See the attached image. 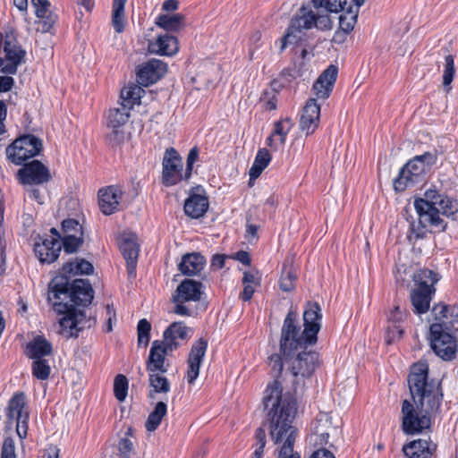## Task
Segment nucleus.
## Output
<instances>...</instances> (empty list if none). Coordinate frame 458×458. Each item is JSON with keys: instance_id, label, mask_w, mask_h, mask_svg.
<instances>
[{"instance_id": "nucleus-18", "label": "nucleus", "mask_w": 458, "mask_h": 458, "mask_svg": "<svg viewBox=\"0 0 458 458\" xmlns=\"http://www.w3.org/2000/svg\"><path fill=\"white\" fill-rule=\"evenodd\" d=\"M320 106L315 98H310L302 109L300 119V129L307 136L311 135L318 127Z\"/></svg>"}, {"instance_id": "nucleus-52", "label": "nucleus", "mask_w": 458, "mask_h": 458, "mask_svg": "<svg viewBox=\"0 0 458 458\" xmlns=\"http://www.w3.org/2000/svg\"><path fill=\"white\" fill-rule=\"evenodd\" d=\"M167 335H172L177 340H184L189 337L191 329L182 322H174L166 329Z\"/></svg>"}, {"instance_id": "nucleus-9", "label": "nucleus", "mask_w": 458, "mask_h": 458, "mask_svg": "<svg viewBox=\"0 0 458 458\" xmlns=\"http://www.w3.org/2000/svg\"><path fill=\"white\" fill-rule=\"evenodd\" d=\"M51 233L61 240L64 250L66 253L76 252L83 244V228L75 219H65L62 223V234L55 228L50 230Z\"/></svg>"}, {"instance_id": "nucleus-8", "label": "nucleus", "mask_w": 458, "mask_h": 458, "mask_svg": "<svg viewBox=\"0 0 458 458\" xmlns=\"http://www.w3.org/2000/svg\"><path fill=\"white\" fill-rule=\"evenodd\" d=\"M4 57H0V72L14 74L18 66L24 62L26 52L17 41L13 31H7L4 38Z\"/></svg>"}, {"instance_id": "nucleus-48", "label": "nucleus", "mask_w": 458, "mask_h": 458, "mask_svg": "<svg viewBox=\"0 0 458 458\" xmlns=\"http://www.w3.org/2000/svg\"><path fill=\"white\" fill-rule=\"evenodd\" d=\"M256 443L250 458H264V448L266 446V432L262 428H258L255 432Z\"/></svg>"}, {"instance_id": "nucleus-34", "label": "nucleus", "mask_w": 458, "mask_h": 458, "mask_svg": "<svg viewBox=\"0 0 458 458\" xmlns=\"http://www.w3.org/2000/svg\"><path fill=\"white\" fill-rule=\"evenodd\" d=\"M161 372H148L149 393L148 396L154 398V394H167L171 385L169 380Z\"/></svg>"}, {"instance_id": "nucleus-45", "label": "nucleus", "mask_w": 458, "mask_h": 458, "mask_svg": "<svg viewBox=\"0 0 458 458\" xmlns=\"http://www.w3.org/2000/svg\"><path fill=\"white\" fill-rule=\"evenodd\" d=\"M358 18V11L353 10L352 7H350L346 12L342 13L339 17V26L340 29L344 33H349L352 31L357 22Z\"/></svg>"}, {"instance_id": "nucleus-33", "label": "nucleus", "mask_w": 458, "mask_h": 458, "mask_svg": "<svg viewBox=\"0 0 458 458\" xmlns=\"http://www.w3.org/2000/svg\"><path fill=\"white\" fill-rule=\"evenodd\" d=\"M25 415H29L26 410V397L22 392H18L9 401L7 416L9 420H13Z\"/></svg>"}, {"instance_id": "nucleus-50", "label": "nucleus", "mask_w": 458, "mask_h": 458, "mask_svg": "<svg viewBox=\"0 0 458 458\" xmlns=\"http://www.w3.org/2000/svg\"><path fill=\"white\" fill-rule=\"evenodd\" d=\"M131 436V428H128L125 433V437H122L118 443V451L121 456L123 458H129L134 451V445L132 441L129 438Z\"/></svg>"}, {"instance_id": "nucleus-47", "label": "nucleus", "mask_w": 458, "mask_h": 458, "mask_svg": "<svg viewBox=\"0 0 458 458\" xmlns=\"http://www.w3.org/2000/svg\"><path fill=\"white\" fill-rule=\"evenodd\" d=\"M431 312L435 320L433 324L441 325L443 329L448 330V325H445V321L449 319L448 306L442 303L436 304Z\"/></svg>"}, {"instance_id": "nucleus-55", "label": "nucleus", "mask_w": 458, "mask_h": 458, "mask_svg": "<svg viewBox=\"0 0 458 458\" xmlns=\"http://www.w3.org/2000/svg\"><path fill=\"white\" fill-rule=\"evenodd\" d=\"M301 39V31L292 30V25H289L286 34L282 40L281 50H284L287 45L297 44Z\"/></svg>"}, {"instance_id": "nucleus-22", "label": "nucleus", "mask_w": 458, "mask_h": 458, "mask_svg": "<svg viewBox=\"0 0 458 458\" xmlns=\"http://www.w3.org/2000/svg\"><path fill=\"white\" fill-rule=\"evenodd\" d=\"M122 193L121 188L116 185L99 190V207L105 215H111L117 209Z\"/></svg>"}, {"instance_id": "nucleus-57", "label": "nucleus", "mask_w": 458, "mask_h": 458, "mask_svg": "<svg viewBox=\"0 0 458 458\" xmlns=\"http://www.w3.org/2000/svg\"><path fill=\"white\" fill-rule=\"evenodd\" d=\"M407 169L411 171L413 176H417L420 179L421 175L425 173L426 168L424 165L421 163L419 157H414L411 160L406 163L404 165Z\"/></svg>"}, {"instance_id": "nucleus-40", "label": "nucleus", "mask_w": 458, "mask_h": 458, "mask_svg": "<svg viewBox=\"0 0 458 458\" xmlns=\"http://www.w3.org/2000/svg\"><path fill=\"white\" fill-rule=\"evenodd\" d=\"M420 179L413 176L409 169L403 167L397 178L394 180V188L396 191H403L406 188L413 186Z\"/></svg>"}, {"instance_id": "nucleus-36", "label": "nucleus", "mask_w": 458, "mask_h": 458, "mask_svg": "<svg viewBox=\"0 0 458 458\" xmlns=\"http://www.w3.org/2000/svg\"><path fill=\"white\" fill-rule=\"evenodd\" d=\"M156 24L167 32H174L183 27L184 17L180 13L160 14L156 19Z\"/></svg>"}, {"instance_id": "nucleus-17", "label": "nucleus", "mask_w": 458, "mask_h": 458, "mask_svg": "<svg viewBox=\"0 0 458 458\" xmlns=\"http://www.w3.org/2000/svg\"><path fill=\"white\" fill-rule=\"evenodd\" d=\"M166 71V64L157 59H152L139 68L137 72L138 82L143 86L153 84L161 79Z\"/></svg>"}, {"instance_id": "nucleus-60", "label": "nucleus", "mask_w": 458, "mask_h": 458, "mask_svg": "<svg viewBox=\"0 0 458 458\" xmlns=\"http://www.w3.org/2000/svg\"><path fill=\"white\" fill-rule=\"evenodd\" d=\"M198 158H199V149L197 147H194L189 151L188 156H187L186 169H185V171H186L185 177L186 178H190L191 176L193 165L198 160Z\"/></svg>"}, {"instance_id": "nucleus-58", "label": "nucleus", "mask_w": 458, "mask_h": 458, "mask_svg": "<svg viewBox=\"0 0 458 458\" xmlns=\"http://www.w3.org/2000/svg\"><path fill=\"white\" fill-rule=\"evenodd\" d=\"M296 277L291 270L284 271L280 278V288L284 292H290L294 287Z\"/></svg>"}, {"instance_id": "nucleus-21", "label": "nucleus", "mask_w": 458, "mask_h": 458, "mask_svg": "<svg viewBox=\"0 0 458 458\" xmlns=\"http://www.w3.org/2000/svg\"><path fill=\"white\" fill-rule=\"evenodd\" d=\"M32 5L36 8L35 14L39 19V29L47 33L51 30L58 20V15L50 10L51 4L48 0H31Z\"/></svg>"}, {"instance_id": "nucleus-25", "label": "nucleus", "mask_w": 458, "mask_h": 458, "mask_svg": "<svg viewBox=\"0 0 458 458\" xmlns=\"http://www.w3.org/2000/svg\"><path fill=\"white\" fill-rule=\"evenodd\" d=\"M202 284L191 279L182 281L173 296V301H197L201 298Z\"/></svg>"}, {"instance_id": "nucleus-16", "label": "nucleus", "mask_w": 458, "mask_h": 458, "mask_svg": "<svg viewBox=\"0 0 458 458\" xmlns=\"http://www.w3.org/2000/svg\"><path fill=\"white\" fill-rule=\"evenodd\" d=\"M62 246L56 236H47L35 242L34 252L41 263L50 264L59 257Z\"/></svg>"}, {"instance_id": "nucleus-29", "label": "nucleus", "mask_w": 458, "mask_h": 458, "mask_svg": "<svg viewBox=\"0 0 458 458\" xmlns=\"http://www.w3.org/2000/svg\"><path fill=\"white\" fill-rule=\"evenodd\" d=\"M208 208V198L201 194H191L184 203V212L191 218L203 216Z\"/></svg>"}, {"instance_id": "nucleus-46", "label": "nucleus", "mask_w": 458, "mask_h": 458, "mask_svg": "<svg viewBox=\"0 0 458 458\" xmlns=\"http://www.w3.org/2000/svg\"><path fill=\"white\" fill-rule=\"evenodd\" d=\"M128 393V380L125 376L119 374L114 377V394L119 402H123Z\"/></svg>"}, {"instance_id": "nucleus-26", "label": "nucleus", "mask_w": 458, "mask_h": 458, "mask_svg": "<svg viewBox=\"0 0 458 458\" xmlns=\"http://www.w3.org/2000/svg\"><path fill=\"white\" fill-rule=\"evenodd\" d=\"M149 52L161 55H173L178 51L175 37L167 33L160 34L157 39L148 43Z\"/></svg>"}, {"instance_id": "nucleus-54", "label": "nucleus", "mask_w": 458, "mask_h": 458, "mask_svg": "<svg viewBox=\"0 0 458 458\" xmlns=\"http://www.w3.org/2000/svg\"><path fill=\"white\" fill-rule=\"evenodd\" d=\"M160 347L168 353L176 350L180 344L178 340L172 335H167V331L164 332V340L158 341Z\"/></svg>"}, {"instance_id": "nucleus-20", "label": "nucleus", "mask_w": 458, "mask_h": 458, "mask_svg": "<svg viewBox=\"0 0 458 458\" xmlns=\"http://www.w3.org/2000/svg\"><path fill=\"white\" fill-rule=\"evenodd\" d=\"M338 69L335 65H329L314 82L312 90L318 98L326 99L333 90L336 81Z\"/></svg>"}, {"instance_id": "nucleus-28", "label": "nucleus", "mask_w": 458, "mask_h": 458, "mask_svg": "<svg viewBox=\"0 0 458 458\" xmlns=\"http://www.w3.org/2000/svg\"><path fill=\"white\" fill-rule=\"evenodd\" d=\"M205 263V258L199 253H188L182 258L178 269L182 275L191 276L199 274Z\"/></svg>"}, {"instance_id": "nucleus-64", "label": "nucleus", "mask_w": 458, "mask_h": 458, "mask_svg": "<svg viewBox=\"0 0 458 458\" xmlns=\"http://www.w3.org/2000/svg\"><path fill=\"white\" fill-rule=\"evenodd\" d=\"M449 319L445 321L448 325V330L454 323H458V306H448Z\"/></svg>"}, {"instance_id": "nucleus-30", "label": "nucleus", "mask_w": 458, "mask_h": 458, "mask_svg": "<svg viewBox=\"0 0 458 458\" xmlns=\"http://www.w3.org/2000/svg\"><path fill=\"white\" fill-rule=\"evenodd\" d=\"M93 271V265L89 261L84 259H75L72 261L64 264L61 269V277L68 279V277L72 276L90 275Z\"/></svg>"}, {"instance_id": "nucleus-5", "label": "nucleus", "mask_w": 458, "mask_h": 458, "mask_svg": "<svg viewBox=\"0 0 458 458\" xmlns=\"http://www.w3.org/2000/svg\"><path fill=\"white\" fill-rule=\"evenodd\" d=\"M414 208L421 221H430L431 227L442 232L445 229L446 224L440 217L454 215L457 210V204L446 196L440 194L435 187L426 190L424 198L414 200Z\"/></svg>"}, {"instance_id": "nucleus-53", "label": "nucleus", "mask_w": 458, "mask_h": 458, "mask_svg": "<svg viewBox=\"0 0 458 458\" xmlns=\"http://www.w3.org/2000/svg\"><path fill=\"white\" fill-rule=\"evenodd\" d=\"M407 317V310L402 309L400 305H394V309L387 316L388 324H400L405 320Z\"/></svg>"}, {"instance_id": "nucleus-32", "label": "nucleus", "mask_w": 458, "mask_h": 458, "mask_svg": "<svg viewBox=\"0 0 458 458\" xmlns=\"http://www.w3.org/2000/svg\"><path fill=\"white\" fill-rule=\"evenodd\" d=\"M145 90L139 85L131 83L121 90V106L131 110L135 105H140Z\"/></svg>"}, {"instance_id": "nucleus-19", "label": "nucleus", "mask_w": 458, "mask_h": 458, "mask_svg": "<svg viewBox=\"0 0 458 458\" xmlns=\"http://www.w3.org/2000/svg\"><path fill=\"white\" fill-rule=\"evenodd\" d=\"M120 250L126 260L128 276L134 277L140 250L136 236L131 233L124 234L120 242Z\"/></svg>"}, {"instance_id": "nucleus-49", "label": "nucleus", "mask_w": 458, "mask_h": 458, "mask_svg": "<svg viewBox=\"0 0 458 458\" xmlns=\"http://www.w3.org/2000/svg\"><path fill=\"white\" fill-rule=\"evenodd\" d=\"M431 226L430 221H421V216H419V222L418 224L411 223V234L408 236L410 241L412 239L418 240V239H423L426 237L427 234V226Z\"/></svg>"}, {"instance_id": "nucleus-7", "label": "nucleus", "mask_w": 458, "mask_h": 458, "mask_svg": "<svg viewBox=\"0 0 458 458\" xmlns=\"http://www.w3.org/2000/svg\"><path fill=\"white\" fill-rule=\"evenodd\" d=\"M43 148L42 140L32 134H25L16 139L6 148L8 159L15 165L38 156Z\"/></svg>"}, {"instance_id": "nucleus-10", "label": "nucleus", "mask_w": 458, "mask_h": 458, "mask_svg": "<svg viewBox=\"0 0 458 458\" xmlns=\"http://www.w3.org/2000/svg\"><path fill=\"white\" fill-rule=\"evenodd\" d=\"M186 171L183 172V163L178 151L169 148L165 151L162 161V182L165 186L175 185L186 178Z\"/></svg>"}, {"instance_id": "nucleus-44", "label": "nucleus", "mask_w": 458, "mask_h": 458, "mask_svg": "<svg viewBox=\"0 0 458 458\" xmlns=\"http://www.w3.org/2000/svg\"><path fill=\"white\" fill-rule=\"evenodd\" d=\"M32 375L39 379L46 380L49 377L51 373V367L47 360L36 359L31 365Z\"/></svg>"}, {"instance_id": "nucleus-63", "label": "nucleus", "mask_w": 458, "mask_h": 458, "mask_svg": "<svg viewBox=\"0 0 458 458\" xmlns=\"http://www.w3.org/2000/svg\"><path fill=\"white\" fill-rule=\"evenodd\" d=\"M26 191L30 199L37 201L38 204L44 203V196L38 188L30 186V188L27 189Z\"/></svg>"}, {"instance_id": "nucleus-37", "label": "nucleus", "mask_w": 458, "mask_h": 458, "mask_svg": "<svg viewBox=\"0 0 458 458\" xmlns=\"http://www.w3.org/2000/svg\"><path fill=\"white\" fill-rule=\"evenodd\" d=\"M404 454L409 458H429L430 452L427 440L418 439L403 447Z\"/></svg>"}, {"instance_id": "nucleus-41", "label": "nucleus", "mask_w": 458, "mask_h": 458, "mask_svg": "<svg viewBox=\"0 0 458 458\" xmlns=\"http://www.w3.org/2000/svg\"><path fill=\"white\" fill-rule=\"evenodd\" d=\"M127 0H114L112 24L117 33L124 30V4Z\"/></svg>"}, {"instance_id": "nucleus-42", "label": "nucleus", "mask_w": 458, "mask_h": 458, "mask_svg": "<svg viewBox=\"0 0 458 458\" xmlns=\"http://www.w3.org/2000/svg\"><path fill=\"white\" fill-rule=\"evenodd\" d=\"M314 8L321 13H338L344 10L346 0H312Z\"/></svg>"}, {"instance_id": "nucleus-13", "label": "nucleus", "mask_w": 458, "mask_h": 458, "mask_svg": "<svg viewBox=\"0 0 458 458\" xmlns=\"http://www.w3.org/2000/svg\"><path fill=\"white\" fill-rule=\"evenodd\" d=\"M17 175L22 184L29 186L40 185L51 180L49 169L38 160L24 164Z\"/></svg>"}, {"instance_id": "nucleus-3", "label": "nucleus", "mask_w": 458, "mask_h": 458, "mask_svg": "<svg viewBox=\"0 0 458 458\" xmlns=\"http://www.w3.org/2000/svg\"><path fill=\"white\" fill-rule=\"evenodd\" d=\"M428 365L419 362L411 367L408 377L411 394L416 404L404 400L402 405L403 430L408 435L420 433L430 426L429 414L437 411L441 404L443 394L440 383L428 381Z\"/></svg>"}, {"instance_id": "nucleus-14", "label": "nucleus", "mask_w": 458, "mask_h": 458, "mask_svg": "<svg viewBox=\"0 0 458 458\" xmlns=\"http://www.w3.org/2000/svg\"><path fill=\"white\" fill-rule=\"evenodd\" d=\"M130 117V110L121 106L108 110L106 114L107 126L112 131L108 139L113 145L120 144L124 139L122 128L127 123Z\"/></svg>"}, {"instance_id": "nucleus-4", "label": "nucleus", "mask_w": 458, "mask_h": 458, "mask_svg": "<svg viewBox=\"0 0 458 458\" xmlns=\"http://www.w3.org/2000/svg\"><path fill=\"white\" fill-rule=\"evenodd\" d=\"M67 293L64 286L58 288L55 285L54 293H48V301L52 303L53 310L63 315L59 319V333L66 338L77 336L79 332L85 327L91 326L90 320L87 319L83 310L73 307L72 304L65 301Z\"/></svg>"}, {"instance_id": "nucleus-39", "label": "nucleus", "mask_w": 458, "mask_h": 458, "mask_svg": "<svg viewBox=\"0 0 458 458\" xmlns=\"http://www.w3.org/2000/svg\"><path fill=\"white\" fill-rule=\"evenodd\" d=\"M166 411L167 407L165 403L158 402L148 417L145 423L146 429L149 432L156 430L160 425L162 419L166 414Z\"/></svg>"}, {"instance_id": "nucleus-11", "label": "nucleus", "mask_w": 458, "mask_h": 458, "mask_svg": "<svg viewBox=\"0 0 458 458\" xmlns=\"http://www.w3.org/2000/svg\"><path fill=\"white\" fill-rule=\"evenodd\" d=\"M429 330L431 347L435 353L444 360H453L457 351L454 338L438 324H431Z\"/></svg>"}, {"instance_id": "nucleus-31", "label": "nucleus", "mask_w": 458, "mask_h": 458, "mask_svg": "<svg viewBox=\"0 0 458 458\" xmlns=\"http://www.w3.org/2000/svg\"><path fill=\"white\" fill-rule=\"evenodd\" d=\"M434 293L432 290L414 289L411 293V301L414 313L421 315L428 312Z\"/></svg>"}, {"instance_id": "nucleus-56", "label": "nucleus", "mask_w": 458, "mask_h": 458, "mask_svg": "<svg viewBox=\"0 0 458 458\" xmlns=\"http://www.w3.org/2000/svg\"><path fill=\"white\" fill-rule=\"evenodd\" d=\"M403 333L400 324H389L386 332V342L391 344L395 340L399 339Z\"/></svg>"}, {"instance_id": "nucleus-61", "label": "nucleus", "mask_w": 458, "mask_h": 458, "mask_svg": "<svg viewBox=\"0 0 458 458\" xmlns=\"http://www.w3.org/2000/svg\"><path fill=\"white\" fill-rule=\"evenodd\" d=\"M16 421V432L19 437L22 440L26 438L28 432V420L29 415L22 416V418L13 419Z\"/></svg>"}, {"instance_id": "nucleus-15", "label": "nucleus", "mask_w": 458, "mask_h": 458, "mask_svg": "<svg viewBox=\"0 0 458 458\" xmlns=\"http://www.w3.org/2000/svg\"><path fill=\"white\" fill-rule=\"evenodd\" d=\"M207 349L208 342L203 338H199L193 343L187 360L185 377L188 384L193 385L198 378Z\"/></svg>"}, {"instance_id": "nucleus-59", "label": "nucleus", "mask_w": 458, "mask_h": 458, "mask_svg": "<svg viewBox=\"0 0 458 458\" xmlns=\"http://www.w3.org/2000/svg\"><path fill=\"white\" fill-rule=\"evenodd\" d=\"M1 458H16L15 444L13 437H7L4 438L1 450Z\"/></svg>"}, {"instance_id": "nucleus-2", "label": "nucleus", "mask_w": 458, "mask_h": 458, "mask_svg": "<svg viewBox=\"0 0 458 458\" xmlns=\"http://www.w3.org/2000/svg\"><path fill=\"white\" fill-rule=\"evenodd\" d=\"M265 424L275 445H281L277 458H301L293 452L297 430L293 425L297 412L295 397L283 393L282 382L275 379L264 392Z\"/></svg>"}, {"instance_id": "nucleus-38", "label": "nucleus", "mask_w": 458, "mask_h": 458, "mask_svg": "<svg viewBox=\"0 0 458 458\" xmlns=\"http://www.w3.org/2000/svg\"><path fill=\"white\" fill-rule=\"evenodd\" d=\"M271 156L267 149H259L256 155L254 162L250 169V179H257L262 171L268 165Z\"/></svg>"}, {"instance_id": "nucleus-23", "label": "nucleus", "mask_w": 458, "mask_h": 458, "mask_svg": "<svg viewBox=\"0 0 458 458\" xmlns=\"http://www.w3.org/2000/svg\"><path fill=\"white\" fill-rule=\"evenodd\" d=\"M293 127L291 119L285 118L275 123L271 135L267 139V145L274 151L283 148L286 137Z\"/></svg>"}, {"instance_id": "nucleus-24", "label": "nucleus", "mask_w": 458, "mask_h": 458, "mask_svg": "<svg viewBox=\"0 0 458 458\" xmlns=\"http://www.w3.org/2000/svg\"><path fill=\"white\" fill-rule=\"evenodd\" d=\"M168 354V352L160 347L158 340L154 341L146 362L147 371L161 373L167 372L169 364L165 362V356Z\"/></svg>"}, {"instance_id": "nucleus-51", "label": "nucleus", "mask_w": 458, "mask_h": 458, "mask_svg": "<svg viewBox=\"0 0 458 458\" xmlns=\"http://www.w3.org/2000/svg\"><path fill=\"white\" fill-rule=\"evenodd\" d=\"M150 330H151V325L146 318H142L139 321L138 326H137L139 345H141V344H143L144 346L148 345V344L149 342Z\"/></svg>"}, {"instance_id": "nucleus-12", "label": "nucleus", "mask_w": 458, "mask_h": 458, "mask_svg": "<svg viewBox=\"0 0 458 458\" xmlns=\"http://www.w3.org/2000/svg\"><path fill=\"white\" fill-rule=\"evenodd\" d=\"M290 25H292V30L300 31L313 27L319 30H330L332 22L327 13H321L316 9L313 11L303 7L292 18Z\"/></svg>"}, {"instance_id": "nucleus-62", "label": "nucleus", "mask_w": 458, "mask_h": 458, "mask_svg": "<svg viewBox=\"0 0 458 458\" xmlns=\"http://www.w3.org/2000/svg\"><path fill=\"white\" fill-rule=\"evenodd\" d=\"M242 284H248L252 285L260 284V276L258 272H244L242 277Z\"/></svg>"}, {"instance_id": "nucleus-6", "label": "nucleus", "mask_w": 458, "mask_h": 458, "mask_svg": "<svg viewBox=\"0 0 458 458\" xmlns=\"http://www.w3.org/2000/svg\"><path fill=\"white\" fill-rule=\"evenodd\" d=\"M55 285L58 288L64 287L67 298L64 301L75 306H87L91 303L94 297V291L90 283L85 279H76L70 285L68 279L55 277L50 284L49 293H54Z\"/></svg>"}, {"instance_id": "nucleus-43", "label": "nucleus", "mask_w": 458, "mask_h": 458, "mask_svg": "<svg viewBox=\"0 0 458 458\" xmlns=\"http://www.w3.org/2000/svg\"><path fill=\"white\" fill-rule=\"evenodd\" d=\"M455 74L454 58L452 55L445 56L444 72H443V86L446 92L451 90V83Z\"/></svg>"}, {"instance_id": "nucleus-1", "label": "nucleus", "mask_w": 458, "mask_h": 458, "mask_svg": "<svg viewBox=\"0 0 458 458\" xmlns=\"http://www.w3.org/2000/svg\"><path fill=\"white\" fill-rule=\"evenodd\" d=\"M322 313L317 302L309 301L303 312L304 329L301 331L298 315L293 310L287 313L281 330L280 354H272L268 365L275 379L285 376L291 377L294 392L304 386L305 378L310 377L319 366V354L309 346L317 343L321 327Z\"/></svg>"}, {"instance_id": "nucleus-27", "label": "nucleus", "mask_w": 458, "mask_h": 458, "mask_svg": "<svg viewBox=\"0 0 458 458\" xmlns=\"http://www.w3.org/2000/svg\"><path fill=\"white\" fill-rule=\"evenodd\" d=\"M52 352L53 346L44 335H36L26 344L25 354L32 360L44 359Z\"/></svg>"}, {"instance_id": "nucleus-35", "label": "nucleus", "mask_w": 458, "mask_h": 458, "mask_svg": "<svg viewBox=\"0 0 458 458\" xmlns=\"http://www.w3.org/2000/svg\"><path fill=\"white\" fill-rule=\"evenodd\" d=\"M439 277L434 271L424 268L417 271L413 276V281L417 285V289L432 290L435 293L434 285Z\"/></svg>"}]
</instances>
